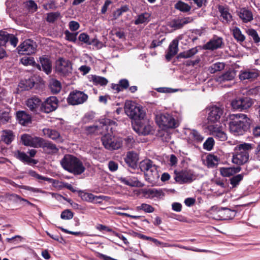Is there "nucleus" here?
Listing matches in <instances>:
<instances>
[{"instance_id": "393cba45", "label": "nucleus", "mask_w": 260, "mask_h": 260, "mask_svg": "<svg viewBox=\"0 0 260 260\" xmlns=\"http://www.w3.org/2000/svg\"><path fill=\"white\" fill-rule=\"evenodd\" d=\"M145 176L146 180L149 183H155L159 177L156 166L155 165L147 173H145Z\"/></svg>"}, {"instance_id": "bf43d9fd", "label": "nucleus", "mask_w": 260, "mask_h": 260, "mask_svg": "<svg viewBox=\"0 0 260 260\" xmlns=\"http://www.w3.org/2000/svg\"><path fill=\"white\" fill-rule=\"evenodd\" d=\"M34 85L35 82L30 79H29L28 80L21 82L19 84V86L20 87H23L24 90H28L29 89L33 87Z\"/></svg>"}, {"instance_id": "f03ea898", "label": "nucleus", "mask_w": 260, "mask_h": 260, "mask_svg": "<svg viewBox=\"0 0 260 260\" xmlns=\"http://www.w3.org/2000/svg\"><path fill=\"white\" fill-rule=\"evenodd\" d=\"M229 123L230 132L235 136L243 135L249 128V118L246 114L239 113L231 116Z\"/></svg>"}, {"instance_id": "6ab92c4d", "label": "nucleus", "mask_w": 260, "mask_h": 260, "mask_svg": "<svg viewBox=\"0 0 260 260\" xmlns=\"http://www.w3.org/2000/svg\"><path fill=\"white\" fill-rule=\"evenodd\" d=\"M143 196L147 199H152L154 198H161L164 196L161 189L156 188H144L141 190Z\"/></svg>"}, {"instance_id": "2f4dec72", "label": "nucleus", "mask_w": 260, "mask_h": 260, "mask_svg": "<svg viewBox=\"0 0 260 260\" xmlns=\"http://www.w3.org/2000/svg\"><path fill=\"white\" fill-rule=\"evenodd\" d=\"M236 76V71L234 70H230L216 78V81L219 82H223L233 80Z\"/></svg>"}, {"instance_id": "864d4df0", "label": "nucleus", "mask_w": 260, "mask_h": 260, "mask_svg": "<svg viewBox=\"0 0 260 260\" xmlns=\"http://www.w3.org/2000/svg\"><path fill=\"white\" fill-rule=\"evenodd\" d=\"M129 10L128 7L126 5H124L121 7L119 9L116 10L113 13V17L115 19L119 18L122 14L128 11Z\"/></svg>"}, {"instance_id": "5701e85b", "label": "nucleus", "mask_w": 260, "mask_h": 260, "mask_svg": "<svg viewBox=\"0 0 260 260\" xmlns=\"http://www.w3.org/2000/svg\"><path fill=\"white\" fill-rule=\"evenodd\" d=\"M43 133L45 136L56 142L62 143L63 141L60 134L55 129L44 128Z\"/></svg>"}, {"instance_id": "72a5a7b5", "label": "nucleus", "mask_w": 260, "mask_h": 260, "mask_svg": "<svg viewBox=\"0 0 260 260\" xmlns=\"http://www.w3.org/2000/svg\"><path fill=\"white\" fill-rule=\"evenodd\" d=\"M188 139L192 142H201L203 140V137L195 129H188L186 132Z\"/></svg>"}, {"instance_id": "bb28decb", "label": "nucleus", "mask_w": 260, "mask_h": 260, "mask_svg": "<svg viewBox=\"0 0 260 260\" xmlns=\"http://www.w3.org/2000/svg\"><path fill=\"white\" fill-rule=\"evenodd\" d=\"M40 147L43 148L44 150L49 154L56 153L59 150L54 144L49 141H45L43 139H42V141L40 143Z\"/></svg>"}, {"instance_id": "603ef678", "label": "nucleus", "mask_w": 260, "mask_h": 260, "mask_svg": "<svg viewBox=\"0 0 260 260\" xmlns=\"http://www.w3.org/2000/svg\"><path fill=\"white\" fill-rule=\"evenodd\" d=\"M244 174L236 175L230 179V183L233 187L237 186L239 182L243 179Z\"/></svg>"}, {"instance_id": "e433bc0d", "label": "nucleus", "mask_w": 260, "mask_h": 260, "mask_svg": "<svg viewBox=\"0 0 260 260\" xmlns=\"http://www.w3.org/2000/svg\"><path fill=\"white\" fill-rule=\"evenodd\" d=\"M15 136L10 130H4L2 132L1 140L7 144H10L14 140Z\"/></svg>"}, {"instance_id": "ddd939ff", "label": "nucleus", "mask_w": 260, "mask_h": 260, "mask_svg": "<svg viewBox=\"0 0 260 260\" xmlns=\"http://www.w3.org/2000/svg\"><path fill=\"white\" fill-rule=\"evenodd\" d=\"M21 140L24 145L35 148H40V143L42 141V138L40 137H32L26 134L21 136Z\"/></svg>"}, {"instance_id": "412c9836", "label": "nucleus", "mask_w": 260, "mask_h": 260, "mask_svg": "<svg viewBox=\"0 0 260 260\" xmlns=\"http://www.w3.org/2000/svg\"><path fill=\"white\" fill-rule=\"evenodd\" d=\"M179 50L178 40L177 39L173 40L170 44L167 53L166 54V59L170 61L177 53Z\"/></svg>"}, {"instance_id": "69168bd1", "label": "nucleus", "mask_w": 260, "mask_h": 260, "mask_svg": "<svg viewBox=\"0 0 260 260\" xmlns=\"http://www.w3.org/2000/svg\"><path fill=\"white\" fill-rule=\"evenodd\" d=\"M79 40L87 44L91 45L92 42H90L89 37L85 33H82L79 36Z\"/></svg>"}, {"instance_id": "c03bdc74", "label": "nucleus", "mask_w": 260, "mask_h": 260, "mask_svg": "<svg viewBox=\"0 0 260 260\" xmlns=\"http://www.w3.org/2000/svg\"><path fill=\"white\" fill-rule=\"evenodd\" d=\"M21 63L25 66L31 65L36 67L39 70H41V67L39 64L36 63L34 58L30 56H25L21 58Z\"/></svg>"}, {"instance_id": "de8ad7c7", "label": "nucleus", "mask_w": 260, "mask_h": 260, "mask_svg": "<svg viewBox=\"0 0 260 260\" xmlns=\"http://www.w3.org/2000/svg\"><path fill=\"white\" fill-rule=\"evenodd\" d=\"M174 8L184 13L188 12L191 10V7L182 1H178L174 5Z\"/></svg>"}, {"instance_id": "423d86ee", "label": "nucleus", "mask_w": 260, "mask_h": 260, "mask_svg": "<svg viewBox=\"0 0 260 260\" xmlns=\"http://www.w3.org/2000/svg\"><path fill=\"white\" fill-rule=\"evenodd\" d=\"M254 104L252 99L248 96L238 97L231 102L232 107L240 111H244L250 108Z\"/></svg>"}, {"instance_id": "f3484780", "label": "nucleus", "mask_w": 260, "mask_h": 260, "mask_svg": "<svg viewBox=\"0 0 260 260\" xmlns=\"http://www.w3.org/2000/svg\"><path fill=\"white\" fill-rule=\"evenodd\" d=\"M208 129L210 134L219 140L223 141L226 140V134L222 128L218 124H211L208 126Z\"/></svg>"}, {"instance_id": "680f3d73", "label": "nucleus", "mask_w": 260, "mask_h": 260, "mask_svg": "<svg viewBox=\"0 0 260 260\" xmlns=\"http://www.w3.org/2000/svg\"><path fill=\"white\" fill-rule=\"evenodd\" d=\"M9 33L6 31H0V46H4L8 42Z\"/></svg>"}, {"instance_id": "a18cd8bd", "label": "nucleus", "mask_w": 260, "mask_h": 260, "mask_svg": "<svg viewBox=\"0 0 260 260\" xmlns=\"http://www.w3.org/2000/svg\"><path fill=\"white\" fill-rule=\"evenodd\" d=\"M15 156L21 161L27 163H30L34 161L35 160L31 159L24 152H21L19 150H17L14 152Z\"/></svg>"}, {"instance_id": "3c124183", "label": "nucleus", "mask_w": 260, "mask_h": 260, "mask_svg": "<svg viewBox=\"0 0 260 260\" xmlns=\"http://www.w3.org/2000/svg\"><path fill=\"white\" fill-rule=\"evenodd\" d=\"M79 196L81 199L87 202H93L94 194L91 193L84 192L82 190L78 191Z\"/></svg>"}, {"instance_id": "8fccbe9b", "label": "nucleus", "mask_w": 260, "mask_h": 260, "mask_svg": "<svg viewBox=\"0 0 260 260\" xmlns=\"http://www.w3.org/2000/svg\"><path fill=\"white\" fill-rule=\"evenodd\" d=\"M224 67L225 65L223 63L218 62L210 66L208 68V71L210 73L214 74L216 72L223 70Z\"/></svg>"}, {"instance_id": "2eb2a0df", "label": "nucleus", "mask_w": 260, "mask_h": 260, "mask_svg": "<svg viewBox=\"0 0 260 260\" xmlns=\"http://www.w3.org/2000/svg\"><path fill=\"white\" fill-rule=\"evenodd\" d=\"M223 108L220 106H212L209 109L208 119L211 122H215L219 120L223 114Z\"/></svg>"}, {"instance_id": "f8f14e48", "label": "nucleus", "mask_w": 260, "mask_h": 260, "mask_svg": "<svg viewBox=\"0 0 260 260\" xmlns=\"http://www.w3.org/2000/svg\"><path fill=\"white\" fill-rule=\"evenodd\" d=\"M134 131L142 135H147L150 134L151 127L148 123L147 120L141 119L136 122V124L133 126Z\"/></svg>"}, {"instance_id": "ea45409f", "label": "nucleus", "mask_w": 260, "mask_h": 260, "mask_svg": "<svg viewBox=\"0 0 260 260\" xmlns=\"http://www.w3.org/2000/svg\"><path fill=\"white\" fill-rule=\"evenodd\" d=\"M49 88L52 93L56 94L58 93L61 88L59 81L55 79H51L49 82Z\"/></svg>"}, {"instance_id": "c85d7f7f", "label": "nucleus", "mask_w": 260, "mask_h": 260, "mask_svg": "<svg viewBox=\"0 0 260 260\" xmlns=\"http://www.w3.org/2000/svg\"><path fill=\"white\" fill-rule=\"evenodd\" d=\"M241 170V168L240 167L228 168L223 167L220 169V172L222 176L228 177L240 172Z\"/></svg>"}, {"instance_id": "a19ab883", "label": "nucleus", "mask_w": 260, "mask_h": 260, "mask_svg": "<svg viewBox=\"0 0 260 260\" xmlns=\"http://www.w3.org/2000/svg\"><path fill=\"white\" fill-rule=\"evenodd\" d=\"M90 81H92L95 85H100L101 86H105L108 82V80L105 77L96 75H91L90 78Z\"/></svg>"}, {"instance_id": "b1692460", "label": "nucleus", "mask_w": 260, "mask_h": 260, "mask_svg": "<svg viewBox=\"0 0 260 260\" xmlns=\"http://www.w3.org/2000/svg\"><path fill=\"white\" fill-rule=\"evenodd\" d=\"M223 43L222 39L214 37L204 46V49L213 50L220 48Z\"/></svg>"}, {"instance_id": "f704fd0d", "label": "nucleus", "mask_w": 260, "mask_h": 260, "mask_svg": "<svg viewBox=\"0 0 260 260\" xmlns=\"http://www.w3.org/2000/svg\"><path fill=\"white\" fill-rule=\"evenodd\" d=\"M11 111L10 108L8 107L0 109V123L5 124L9 122L11 119L10 114Z\"/></svg>"}, {"instance_id": "9d476101", "label": "nucleus", "mask_w": 260, "mask_h": 260, "mask_svg": "<svg viewBox=\"0 0 260 260\" xmlns=\"http://www.w3.org/2000/svg\"><path fill=\"white\" fill-rule=\"evenodd\" d=\"M113 121H111L109 119H106L104 121L100 122L98 125H93L87 126L85 130L87 133L102 134L105 131H107L108 128V124L111 125L114 123Z\"/></svg>"}, {"instance_id": "6e6d98bb", "label": "nucleus", "mask_w": 260, "mask_h": 260, "mask_svg": "<svg viewBox=\"0 0 260 260\" xmlns=\"http://www.w3.org/2000/svg\"><path fill=\"white\" fill-rule=\"evenodd\" d=\"M246 32L252 38L255 43H258L260 42V38L256 30L253 29H248Z\"/></svg>"}, {"instance_id": "4d7b16f0", "label": "nucleus", "mask_w": 260, "mask_h": 260, "mask_svg": "<svg viewBox=\"0 0 260 260\" xmlns=\"http://www.w3.org/2000/svg\"><path fill=\"white\" fill-rule=\"evenodd\" d=\"M214 145V140L213 138H208L203 144V148L204 149L208 151H210L212 149Z\"/></svg>"}, {"instance_id": "13d9d810", "label": "nucleus", "mask_w": 260, "mask_h": 260, "mask_svg": "<svg viewBox=\"0 0 260 260\" xmlns=\"http://www.w3.org/2000/svg\"><path fill=\"white\" fill-rule=\"evenodd\" d=\"M60 17V13L58 12H52L48 14L47 21L49 22H54Z\"/></svg>"}, {"instance_id": "c9c22d12", "label": "nucleus", "mask_w": 260, "mask_h": 260, "mask_svg": "<svg viewBox=\"0 0 260 260\" xmlns=\"http://www.w3.org/2000/svg\"><path fill=\"white\" fill-rule=\"evenodd\" d=\"M238 16L244 22H247L253 19L252 12L246 9H242L238 12Z\"/></svg>"}, {"instance_id": "39448f33", "label": "nucleus", "mask_w": 260, "mask_h": 260, "mask_svg": "<svg viewBox=\"0 0 260 260\" xmlns=\"http://www.w3.org/2000/svg\"><path fill=\"white\" fill-rule=\"evenodd\" d=\"M156 122L163 128H173L178 126L179 122L168 113L160 114L156 116Z\"/></svg>"}, {"instance_id": "a878e982", "label": "nucleus", "mask_w": 260, "mask_h": 260, "mask_svg": "<svg viewBox=\"0 0 260 260\" xmlns=\"http://www.w3.org/2000/svg\"><path fill=\"white\" fill-rule=\"evenodd\" d=\"M16 118L20 124L26 125L31 123V116L24 111H19L16 113Z\"/></svg>"}, {"instance_id": "cd10ccee", "label": "nucleus", "mask_w": 260, "mask_h": 260, "mask_svg": "<svg viewBox=\"0 0 260 260\" xmlns=\"http://www.w3.org/2000/svg\"><path fill=\"white\" fill-rule=\"evenodd\" d=\"M41 104L40 99L36 96L28 99L26 102V106L33 112H36Z\"/></svg>"}, {"instance_id": "dca6fc26", "label": "nucleus", "mask_w": 260, "mask_h": 260, "mask_svg": "<svg viewBox=\"0 0 260 260\" xmlns=\"http://www.w3.org/2000/svg\"><path fill=\"white\" fill-rule=\"evenodd\" d=\"M259 75V72L255 69L241 71L239 78L241 80L252 81Z\"/></svg>"}, {"instance_id": "5fc2aeb1", "label": "nucleus", "mask_w": 260, "mask_h": 260, "mask_svg": "<svg viewBox=\"0 0 260 260\" xmlns=\"http://www.w3.org/2000/svg\"><path fill=\"white\" fill-rule=\"evenodd\" d=\"M138 210H143L146 213H152L154 211V208L150 205L143 203L140 206L137 207Z\"/></svg>"}, {"instance_id": "4468645a", "label": "nucleus", "mask_w": 260, "mask_h": 260, "mask_svg": "<svg viewBox=\"0 0 260 260\" xmlns=\"http://www.w3.org/2000/svg\"><path fill=\"white\" fill-rule=\"evenodd\" d=\"M58 102L55 96H50L42 104V110L47 113L53 111L57 108Z\"/></svg>"}, {"instance_id": "09e8293b", "label": "nucleus", "mask_w": 260, "mask_h": 260, "mask_svg": "<svg viewBox=\"0 0 260 260\" xmlns=\"http://www.w3.org/2000/svg\"><path fill=\"white\" fill-rule=\"evenodd\" d=\"M155 165L153 164L152 161L150 159H146L140 162V167L141 170L144 171L145 173H147L149 171L152 167H154Z\"/></svg>"}, {"instance_id": "7ed1b4c3", "label": "nucleus", "mask_w": 260, "mask_h": 260, "mask_svg": "<svg viewBox=\"0 0 260 260\" xmlns=\"http://www.w3.org/2000/svg\"><path fill=\"white\" fill-rule=\"evenodd\" d=\"M254 145L251 143H243L238 144L234 149L232 162L237 165H242L249 160V152L254 148Z\"/></svg>"}, {"instance_id": "a211bd4d", "label": "nucleus", "mask_w": 260, "mask_h": 260, "mask_svg": "<svg viewBox=\"0 0 260 260\" xmlns=\"http://www.w3.org/2000/svg\"><path fill=\"white\" fill-rule=\"evenodd\" d=\"M175 173V180L180 183L190 182L192 180V174L186 171H183Z\"/></svg>"}, {"instance_id": "58836bf2", "label": "nucleus", "mask_w": 260, "mask_h": 260, "mask_svg": "<svg viewBox=\"0 0 260 260\" xmlns=\"http://www.w3.org/2000/svg\"><path fill=\"white\" fill-rule=\"evenodd\" d=\"M198 52V50L196 47L192 48L190 49L180 53L177 56V59L180 58H188L192 57Z\"/></svg>"}, {"instance_id": "37998d69", "label": "nucleus", "mask_w": 260, "mask_h": 260, "mask_svg": "<svg viewBox=\"0 0 260 260\" xmlns=\"http://www.w3.org/2000/svg\"><path fill=\"white\" fill-rule=\"evenodd\" d=\"M232 34L234 39L239 43L243 42L245 40V36L242 33L238 27H234L232 29Z\"/></svg>"}, {"instance_id": "9b49d317", "label": "nucleus", "mask_w": 260, "mask_h": 260, "mask_svg": "<svg viewBox=\"0 0 260 260\" xmlns=\"http://www.w3.org/2000/svg\"><path fill=\"white\" fill-rule=\"evenodd\" d=\"M37 45L35 42L31 40H26L18 47L19 54L30 55L34 53L36 50Z\"/></svg>"}, {"instance_id": "c756f323", "label": "nucleus", "mask_w": 260, "mask_h": 260, "mask_svg": "<svg viewBox=\"0 0 260 260\" xmlns=\"http://www.w3.org/2000/svg\"><path fill=\"white\" fill-rule=\"evenodd\" d=\"M218 11L224 23H230L232 20V16L229 13L228 8L220 5L218 6Z\"/></svg>"}, {"instance_id": "aec40b11", "label": "nucleus", "mask_w": 260, "mask_h": 260, "mask_svg": "<svg viewBox=\"0 0 260 260\" xmlns=\"http://www.w3.org/2000/svg\"><path fill=\"white\" fill-rule=\"evenodd\" d=\"M193 19L191 17H184L181 19H174L170 23V26L174 29L181 28L184 25L191 23Z\"/></svg>"}, {"instance_id": "20e7f679", "label": "nucleus", "mask_w": 260, "mask_h": 260, "mask_svg": "<svg viewBox=\"0 0 260 260\" xmlns=\"http://www.w3.org/2000/svg\"><path fill=\"white\" fill-rule=\"evenodd\" d=\"M124 111L129 118L136 121L143 119L145 116V112L143 107L132 101H125Z\"/></svg>"}, {"instance_id": "774afa93", "label": "nucleus", "mask_w": 260, "mask_h": 260, "mask_svg": "<svg viewBox=\"0 0 260 260\" xmlns=\"http://www.w3.org/2000/svg\"><path fill=\"white\" fill-rule=\"evenodd\" d=\"M94 117V115L93 113H87L85 115V116L83 118V121L85 123L89 122L91 120L93 119Z\"/></svg>"}, {"instance_id": "0e129e2a", "label": "nucleus", "mask_w": 260, "mask_h": 260, "mask_svg": "<svg viewBox=\"0 0 260 260\" xmlns=\"http://www.w3.org/2000/svg\"><path fill=\"white\" fill-rule=\"evenodd\" d=\"M74 216L73 212H72L69 210H66L63 211L60 215V217L63 219H72Z\"/></svg>"}, {"instance_id": "338daca9", "label": "nucleus", "mask_w": 260, "mask_h": 260, "mask_svg": "<svg viewBox=\"0 0 260 260\" xmlns=\"http://www.w3.org/2000/svg\"><path fill=\"white\" fill-rule=\"evenodd\" d=\"M8 41H10L11 44L15 47L17 46L18 40L17 38L14 35L9 34V37H8Z\"/></svg>"}, {"instance_id": "0eeeda50", "label": "nucleus", "mask_w": 260, "mask_h": 260, "mask_svg": "<svg viewBox=\"0 0 260 260\" xmlns=\"http://www.w3.org/2000/svg\"><path fill=\"white\" fill-rule=\"evenodd\" d=\"M101 141L104 147L108 150L118 149L122 145L121 139L115 138L109 134L104 135L101 138Z\"/></svg>"}, {"instance_id": "473e14b6", "label": "nucleus", "mask_w": 260, "mask_h": 260, "mask_svg": "<svg viewBox=\"0 0 260 260\" xmlns=\"http://www.w3.org/2000/svg\"><path fill=\"white\" fill-rule=\"evenodd\" d=\"M151 14L144 12L138 15L136 18L134 23L136 25L147 24L150 20Z\"/></svg>"}, {"instance_id": "79ce46f5", "label": "nucleus", "mask_w": 260, "mask_h": 260, "mask_svg": "<svg viewBox=\"0 0 260 260\" xmlns=\"http://www.w3.org/2000/svg\"><path fill=\"white\" fill-rule=\"evenodd\" d=\"M138 160L137 153L134 152H128L125 158V161L131 167H134Z\"/></svg>"}, {"instance_id": "49530a36", "label": "nucleus", "mask_w": 260, "mask_h": 260, "mask_svg": "<svg viewBox=\"0 0 260 260\" xmlns=\"http://www.w3.org/2000/svg\"><path fill=\"white\" fill-rule=\"evenodd\" d=\"M218 160L219 159L217 156L209 154L206 157V165L209 168H213L218 165Z\"/></svg>"}, {"instance_id": "4c0bfd02", "label": "nucleus", "mask_w": 260, "mask_h": 260, "mask_svg": "<svg viewBox=\"0 0 260 260\" xmlns=\"http://www.w3.org/2000/svg\"><path fill=\"white\" fill-rule=\"evenodd\" d=\"M40 61L42 70L47 74H49L51 72V64L50 60L43 56L40 58Z\"/></svg>"}, {"instance_id": "4be33fe9", "label": "nucleus", "mask_w": 260, "mask_h": 260, "mask_svg": "<svg viewBox=\"0 0 260 260\" xmlns=\"http://www.w3.org/2000/svg\"><path fill=\"white\" fill-rule=\"evenodd\" d=\"M218 219L228 220L232 219L236 214L235 210H231L228 208H220L218 210Z\"/></svg>"}, {"instance_id": "1a4fd4ad", "label": "nucleus", "mask_w": 260, "mask_h": 260, "mask_svg": "<svg viewBox=\"0 0 260 260\" xmlns=\"http://www.w3.org/2000/svg\"><path fill=\"white\" fill-rule=\"evenodd\" d=\"M87 99L88 95L83 91L75 90L70 92L67 102L70 105H77L84 103Z\"/></svg>"}, {"instance_id": "052dcab7", "label": "nucleus", "mask_w": 260, "mask_h": 260, "mask_svg": "<svg viewBox=\"0 0 260 260\" xmlns=\"http://www.w3.org/2000/svg\"><path fill=\"white\" fill-rule=\"evenodd\" d=\"M64 35L67 40L71 42H75L77 40V36L78 35V32H71L69 30H67L64 31Z\"/></svg>"}, {"instance_id": "e2e57ef3", "label": "nucleus", "mask_w": 260, "mask_h": 260, "mask_svg": "<svg viewBox=\"0 0 260 260\" xmlns=\"http://www.w3.org/2000/svg\"><path fill=\"white\" fill-rule=\"evenodd\" d=\"M125 145H126V147L129 149L132 148L135 143V140L134 139V138L132 136H128L126 138H125L124 139Z\"/></svg>"}, {"instance_id": "f257e3e1", "label": "nucleus", "mask_w": 260, "mask_h": 260, "mask_svg": "<svg viewBox=\"0 0 260 260\" xmlns=\"http://www.w3.org/2000/svg\"><path fill=\"white\" fill-rule=\"evenodd\" d=\"M60 164L64 170L74 175H80L85 171L82 160L72 154L64 155L60 160Z\"/></svg>"}, {"instance_id": "7c9ffc66", "label": "nucleus", "mask_w": 260, "mask_h": 260, "mask_svg": "<svg viewBox=\"0 0 260 260\" xmlns=\"http://www.w3.org/2000/svg\"><path fill=\"white\" fill-rule=\"evenodd\" d=\"M120 180L121 182L123 183L124 184L132 187H143L144 185L143 183L139 181L137 178L135 177H121Z\"/></svg>"}, {"instance_id": "6e6552de", "label": "nucleus", "mask_w": 260, "mask_h": 260, "mask_svg": "<svg viewBox=\"0 0 260 260\" xmlns=\"http://www.w3.org/2000/svg\"><path fill=\"white\" fill-rule=\"evenodd\" d=\"M55 70L61 76H68L72 71L71 62L69 60L60 58L56 61Z\"/></svg>"}]
</instances>
